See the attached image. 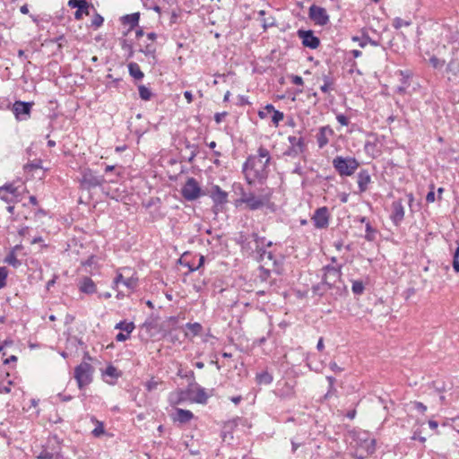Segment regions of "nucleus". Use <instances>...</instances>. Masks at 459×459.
<instances>
[{
    "mask_svg": "<svg viewBox=\"0 0 459 459\" xmlns=\"http://www.w3.org/2000/svg\"><path fill=\"white\" fill-rule=\"evenodd\" d=\"M351 290L355 295H361L365 290V285L362 281H353Z\"/></svg>",
    "mask_w": 459,
    "mask_h": 459,
    "instance_id": "obj_43",
    "label": "nucleus"
},
{
    "mask_svg": "<svg viewBox=\"0 0 459 459\" xmlns=\"http://www.w3.org/2000/svg\"><path fill=\"white\" fill-rule=\"evenodd\" d=\"M103 176L96 175L92 169L87 168L82 171L81 185L85 189H91L101 186L105 182Z\"/></svg>",
    "mask_w": 459,
    "mask_h": 459,
    "instance_id": "obj_7",
    "label": "nucleus"
},
{
    "mask_svg": "<svg viewBox=\"0 0 459 459\" xmlns=\"http://www.w3.org/2000/svg\"><path fill=\"white\" fill-rule=\"evenodd\" d=\"M184 144H185V147L186 149H190V155L189 157L187 158V161L189 163H193L195 158L197 156L198 154V145L197 144H195V143H191L187 139H185L184 141Z\"/></svg>",
    "mask_w": 459,
    "mask_h": 459,
    "instance_id": "obj_33",
    "label": "nucleus"
},
{
    "mask_svg": "<svg viewBox=\"0 0 459 459\" xmlns=\"http://www.w3.org/2000/svg\"><path fill=\"white\" fill-rule=\"evenodd\" d=\"M141 13L139 12L133 13L130 14L123 15L120 18V22L123 25H128L129 29L126 32H124V35H126L129 31L133 30L139 25Z\"/></svg>",
    "mask_w": 459,
    "mask_h": 459,
    "instance_id": "obj_18",
    "label": "nucleus"
},
{
    "mask_svg": "<svg viewBox=\"0 0 459 459\" xmlns=\"http://www.w3.org/2000/svg\"><path fill=\"white\" fill-rule=\"evenodd\" d=\"M103 22H104L103 16H101L100 13H98L95 11V13L93 14V18L91 21V27H93V29H98L100 26H102Z\"/></svg>",
    "mask_w": 459,
    "mask_h": 459,
    "instance_id": "obj_50",
    "label": "nucleus"
},
{
    "mask_svg": "<svg viewBox=\"0 0 459 459\" xmlns=\"http://www.w3.org/2000/svg\"><path fill=\"white\" fill-rule=\"evenodd\" d=\"M239 197L234 200L235 208L247 210L248 212L264 211V213H275L278 210L277 204L273 202V190L268 186L261 188L259 194L251 189L245 188L241 184L234 185Z\"/></svg>",
    "mask_w": 459,
    "mask_h": 459,
    "instance_id": "obj_1",
    "label": "nucleus"
},
{
    "mask_svg": "<svg viewBox=\"0 0 459 459\" xmlns=\"http://www.w3.org/2000/svg\"><path fill=\"white\" fill-rule=\"evenodd\" d=\"M299 153H301L299 152V149L295 148L294 146H290L284 152H283V155L284 156H289V157H297Z\"/></svg>",
    "mask_w": 459,
    "mask_h": 459,
    "instance_id": "obj_61",
    "label": "nucleus"
},
{
    "mask_svg": "<svg viewBox=\"0 0 459 459\" xmlns=\"http://www.w3.org/2000/svg\"><path fill=\"white\" fill-rule=\"evenodd\" d=\"M398 74L402 76L400 80L401 83L409 86V81L410 78L411 77V72H410L409 70H399Z\"/></svg>",
    "mask_w": 459,
    "mask_h": 459,
    "instance_id": "obj_51",
    "label": "nucleus"
},
{
    "mask_svg": "<svg viewBox=\"0 0 459 459\" xmlns=\"http://www.w3.org/2000/svg\"><path fill=\"white\" fill-rule=\"evenodd\" d=\"M452 267L455 273H459V254L455 251L452 254Z\"/></svg>",
    "mask_w": 459,
    "mask_h": 459,
    "instance_id": "obj_58",
    "label": "nucleus"
},
{
    "mask_svg": "<svg viewBox=\"0 0 459 459\" xmlns=\"http://www.w3.org/2000/svg\"><path fill=\"white\" fill-rule=\"evenodd\" d=\"M308 18L316 25L319 26H325L330 22V16L326 9L315 4L308 8Z\"/></svg>",
    "mask_w": 459,
    "mask_h": 459,
    "instance_id": "obj_9",
    "label": "nucleus"
},
{
    "mask_svg": "<svg viewBox=\"0 0 459 459\" xmlns=\"http://www.w3.org/2000/svg\"><path fill=\"white\" fill-rule=\"evenodd\" d=\"M349 294L348 288L346 284L344 283L342 277L340 280L336 279V283L333 289V292L331 293L332 296H334L335 299L338 297H345Z\"/></svg>",
    "mask_w": 459,
    "mask_h": 459,
    "instance_id": "obj_25",
    "label": "nucleus"
},
{
    "mask_svg": "<svg viewBox=\"0 0 459 459\" xmlns=\"http://www.w3.org/2000/svg\"><path fill=\"white\" fill-rule=\"evenodd\" d=\"M33 102L16 100L12 110L17 120H27L30 117Z\"/></svg>",
    "mask_w": 459,
    "mask_h": 459,
    "instance_id": "obj_11",
    "label": "nucleus"
},
{
    "mask_svg": "<svg viewBox=\"0 0 459 459\" xmlns=\"http://www.w3.org/2000/svg\"><path fill=\"white\" fill-rule=\"evenodd\" d=\"M234 241L237 245L240 246L242 249H249L250 242L248 241V237L244 234V232H239L238 236L234 238Z\"/></svg>",
    "mask_w": 459,
    "mask_h": 459,
    "instance_id": "obj_35",
    "label": "nucleus"
},
{
    "mask_svg": "<svg viewBox=\"0 0 459 459\" xmlns=\"http://www.w3.org/2000/svg\"><path fill=\"white\" fill-rule=\"evenodd\" d=\"M181 195L186 201L193 202L205 195L200 184L195 178H188L180 190Z\"/></svg>",
    "mask_w": 459,
    "mask_h": 459,
    "instance_id": "obj_6",
    "label": "nucleus"
},
{
    "mask_svg": "<svg viewBox=\"0 0 459 459\" xmlns=\"http://www.w3.org/2000/svg\"><path fill=\"white\" fill-rule=\"evenodd\" d=\"M297 36L301 40V44L304 48L316 49L320 46L321 40L315 34L313 30L299 29L297 30Z\"/></svg>",
    "mask_w": 459,
    "mask_h": 459,
    "instance_id": "obj_8",
    "label": "nucleus"
},
{
    "mask_svg": "<svg viewBox=\"0 0 459 459\" xmlns=\"http://www.w3.org/2000/svg\"><path fill=\"white\" fill-rule=\"evenodd\" d=\"M325 283H322V281L312 285L311 291L313 296H317L319 298H323L325 295V289L324 287Z\"/></svg>",
    "mask_w": 459,
    "mask_h": 459,
    "instance_id": "obj_39",
    "label": "nucleus"
},
{
    "mask_svg": "<svg viewBox=\"0 0 459 459\" xmlns=\"http://www.w3.org/2000/svg\"><path fill=\"white\" fill-rule=\"evenodd\" d=\"M104 375L108 376L112 378L117 379L122 376V372L118 370L115 366L112 364H109L107 366L105 371L103 372Z\"/></svg>",
    "mask_w": 459,
    "mask_h": 459,
    "instance_id": "obj_38",
    "label": "nucleus"
},
{
    "mask_svg": "<svg viewBox=\"0 0 459 459\" xmlns=\"http://www.w3.org/2000/svg\"><path fill=\"white\" fill-rule=\"evenodd\" d=\"M357 182L359 193H364L368 190V184L371 182V176L368 169L359 170Z\"/></svg>",
    "mask_w": 459,
    "mask_h": 459,
    "instance_id": "obj_21",
    "label": "nucleus"
},
{
    "mask_svg": "<svg viewBox=\"0 0 459 459\" xmlns=\"http://www.w3.org/2000/svg\"><path fill=\"white\" fill-rule=\"evenodd\" d=\"M321 281H322V283H325L324 287L325 289V292H327V290H333V289L336 283V279H334V281H329V278H326V275H322Z\"/></svg>",
    "mask_w": 459,
    "mask_h": 459,
    "instance_id": "obj_53",
    "label": "nucleus"
},
{
    "mask_svg": "<svg viewBox=\"0 0 459 459\" xmlns=\"http://www.w3.org/2000/svg\"><path fill=\"white\" fill-rule=\"evenodd\" d=\"M8 277V271L5 267L0 266V290L6 286V281Z\"/></svg>",
    "mask_w": 459,
    "mask_h": 459,
    "instance_id": "obj_52",
    "label": "nucleus"
},
{
    "mask_svg": "<svg viewBox=\"0 0 459 459\" xmlns=\"http://www.w3.org/2000/svg\"><path fill=\"white\" fill-rule=\"evenodd\" d=\"M123 81L122 78H116V79H112V81L108 82H106V88L108 89H110V88H116V89H119L120 87V82Z\"/></svg>",
    "mask_w": 459,
    "mask_h": 459,
    "instance_id": "obj_63",
    "label": "nucleus"
},
{
    "mask_svg": "<svg viewBox=\"0 0 459 459\" xmlns=\"http://www.w3.org/2000/svg\"><path fill=\"white\" fill-rule=\"evenodd\" d=\"M18 190V187L14 186L13 183H5L4 186H0V191L6 192L11 195V196L16 195Z\"/></svg>",
    "mask_w": 459,
    "mask_h": 459,
    "instance_id": "obj_47",
    "label": "nucleus"
},
{
    "mask_svg": "<svg viewBox=\"0 0 459 459\" xmlns=\"http://www.w3.org/2000/svg\"><path fill=\"white\" fill-rule=\"evenodd\" d=\"M208 398L209 395L207 394L205 388L202 387L199 384L196 383L192 403L206 404L208 403Z\"/></svg>",
    "mask_w": 459,
    "mask_h": 459,
    "instance_id": "obj_23",
    "label": "nucleus"
},
{
    "mask_svg": "<svg viewBox=\"0 0 459 459\" xmlns=\"http://www.w3.org/2000/svg\"><path fill=\"white\" fill-rule=\"evenodd\" d=\"M255 380L258 385H270L273 381V377L268 371L257 373Z\"/></svg>",
    "mask_w": 459,
    "mask_h": 459,
    "instance_id": "obj_29",
    "label": "nucleus"
},
{
    "mask_svg": "<svg viewBox=\"0 0 459 459\" xmlns=\"http://www.w3.org/2000/svg\"><path fill=\"white\" fill-rule=\"evenodd\" d=\"M129 75L135 81L141 82L144 78V73L141 70L139 65L135 62H130L127 65Z\"/></svg>",
    "mask_w": 459,
    "mask_h": 459,
    "instance_id": "obj_24",
    "label": "nucleus"
},
{
    "mask_svg": "<svg viewBox=\"0 0 459 459\" xmlns=\"http://www.w3.org/2000/svg\"><path fill=\"white\" fill-rule=\"evenodd\" d=\"M37 459H54V454L48 452L46 448L42 449V451L36 455Z\"/></svg>",
    "mask_w": 459,
    "mask_h": 459,
    "instance_id": "obj_62",
    "label": "nucleus"
},
{
    "mask_svg": "<svg viewBox=\"0 0 459 459\" xmlns=\"http://www.w3.org/2000/svg\"><path fill=\"white\" fill-rule=\"evenodd\" d=\"M250 237L257 245L264 246V247H271L273 245V241H266L265 237H260L256 232H252Z\"/></svg>",
    "mask_w": 459,
    "mask_h": 459,
    "instance_id": "obj_37",
    "label": "nucleus"
},
{
    "mask_svg": "<svg viewBox=\"0 0 459 459\" xmlns=\"http://www.w3.org/2000/svg\"><path fill=\"white\" fill-rule=\"evenodd\" d=\"M429 65L434 69H441L444 66V65L446 64V61L444 59H440L436 56H430L429 59Z\"/></svg>",
    "mask_w": 459,
    "mask_h": 459,
    "instance_id": "obj_45",
    "label": "nucleus"
},
{
    "mask_svg": "<svg viewBox=\"0 0 459 459\" xmlns=\"http://www.w3.org/2000/svg\"><path fill=\"white\" fill-rule=\"evenodd\" d=\"M68 6L76 9L74 12V19L82 20L83 15H90L91 9L95 11L94 5L88 0H68Z\"/></svg>",
    "mask_w": 459,
    "mask_h": 459,
    "instance_id": "obj_10",
    "label": "nucleus"
},
{
    "mask_svg": "<svg viewBox=\"0 0 459 459\" xmlns=\"http://www.w3.org/2000/svg\"><path fill=\"white\" fill-rule=\"evenodd\" d=\"M177 396H178V398H177L176 403H181L185 401L189 400L183 389L177 390Z\"/></svg>",
    "mask_w": 459,
    "mask_h": 459,
    "instance_id": "obj_64",
    "label": "nucleus"
},
{
    "mask_svg": "<svg viewBox=\"0 0 459 459\" xmlns=\"http://www.w3.org/2000/svg\"><path fill=\"white\" fill-rule=\"evenodd\" d=\"M186 327L187 329H189L191 332H192V334L194 336H197L199 334H201L202 331H203V326L200 323H186Z\"/></svg>",
    "mask_w": 459,
    "mask_h": 459,
    "instance_id": "obj_42",
    "label": "nucleus"
},
{
    "mask_svg": "<svg viewBox=\"0 0 459 459\" xmlns=\"http://www.w3.org/2000/svg\"><path fill=\"white\" fill-rule=\"evenodd\" d=\"M262 27L264 30H267L268 28L273 27L276 25L275 19L273 17L269 18H262L261 20Z\"/></svg>",
    "mask_w": 459,
    "mask_h": 459,
    "instance_id": "obj_56",
    "label": "nucleus"
},
{
    "mask_svg": "<svg viewBox=\"0 0 459 459\" xmlns=\"http://www.w3.org/2000/svg\"><path fill=\"white\" fill-rule=\"evenodd\" d=\"M79 290L82 293L91 295L97 292L96 284L90 277H83L79 282Z\"/></svg>",
    "mask_w": 459,
    "mask_h": 459,
    "instance_id": "obj_22",
    "label": "nucleus"
},
{
    "mask_svg": "<svg viewBox=\"0 0 459 459\" xmlns=\"http://www.w3.org/2000/svg\"><path fill=\"white\" fill-rule=\"evenodd\" d=\"M314 226L316 229H325L329 225L330 213L329 210L326 206H322L317 208L312 218H311Z\"/></svg>",
    "mask_w": 459,
    "mask_h": 459,
    "instance_id": "obj_12",
    "label": "nucleus"
},
{
    "mask_svg": "<svg viewBox=\"0 0 459 459\" xmlns=\"http://www.w3.org/2000/svg\"><path fill=\"white\" fill-rule=\"evenodd\" d=\"M367 44H370L371 46L377 47L379 46V42L372 39L368 35L363 34L362 39L359 40V47L365 48Z\"/></svg>",
    "mask_w": 459,
    "mask_h": 459,
    "instance_id": "obj_44",
    "label": "nucleus"
},
{
    "mask_svg": "<svg viewBox=\"0 0 459 459\" xmlns=\"http://www.w3.org/2000/svg\"><path fill=\"white\" fill-rule=\"evenodd\" d=\"M411 403L413 409L417 410L421 414H424L426 412L427 406L424 403H422L421 402L413 401Z\"/></svg>",
    "mask_w": 459,
    "mask_h": 459,
    "instance_id": "obj_60",
    "label": "nucleus"
},
{
    "mask_svg": "<svg viewBox=\"0 0 459 459\" xmlns=\"http://www.w3.org/2000/svg\"><path fill=\"white\" fill-rule=\"evenodd\" d=\"M42 160L40 159H36L26 165H24L25 171H33L37 169H41Z\"/></svg>",
    "mask_w": 459,
    "mask_h": 459,
    "instance_id": "obj_46",
    "label": "nucleus"
},
{
    "mask_svg": "<svg viewBox=\"0 0 459 459\" xmlns=\"http://www.w3.org/2000/svg\"><path fill=\"white\" fill-rule=\"evenodd\" d=\"M391 209L390 220L394 226H399L404 220L405 214L402 199L394 201L391 204Z\"/></svg>",
    "mask_w": 459,
    "mask_h": 459,
    "instance_id": "obj_13",
    "label": "nucleus"
},
{
    "mask_svg": "<svg viewBox=\"0 0 459 459\" xmlns=\"http://www.w3.org/2000/svg\"><path fill=\"white\" fill-rule=\"evenodd\" d=\"M259 278L262 281H266L271 276V271L269 269L264 268L263 265L259 266Z\"/></svg>",
    "mask_w": 459,
    "mask_h": 459,
    "instance_id": "obj_57",
    "label": "nucleus"
},
{
    "mask_svg": "<svg viewBox=\"0 0 459 459\" xmlns=\"http://www.w3.org/2000/svg\"><path fill=\"white\" fill-rule=\"evenodd\" d=\"M239 418L237 417L233 420H228L223 423L221 431V437L225 441L228 437L232 440L233 439V430L238 426V421Z\"/></svg>",
    "mask_w": 459,
    "mask_h": 459,
    "instance_id": "obj_19",
    "label": "nucleus"
},
{
    "mask_svg": "<svg viewBox=\"0 0 459 459\" xmlns=\"http://www.w3.org/2000/svg\"><path fill=\"white\" fill-rule=\"evenodd\" d=\"M94 368L88 362L82 361L74 368V378L80 390L84 389L93 380Z\"/></svg>",
    "mask_w": 459,
    "mask_h": 459,
    "instance_id": "obj_5",
    "label": "nucleus"
},
{
    "mask_svg": "<svg viewBox=\"0 0 459 459\" xmlns=\"http://www.w3.org/2000/svg\"><path fill=\"white\" fill-rule=\"evenodd\" d=\"M446 72L453 76H457L459 74V60L455 57L451 58L446 65Z\"/></svg>",
    "mask_w": 459,
    "mask_h": 459,
    "instance_id": "obj_32",
    "label": "nucleus"
},
{
    "mask_svg": "<svg viewBox=\"0 0 459 459\" xmlns=\"http://www.w3.org/2000/svg\"><path fill=\"white\" fill-rule=\"evenodd\" d=\"M342 264L335 265L326 264L322 267L321 271L323 272V275H326V278H330L333 276L334 279L340 280V278L342 275Z\"/></svg>",
    "mask_w": 459,
    "mask_h": 459,
    "instance_id": "obj_20",
    "label": "nucleus"
},
{
    "mask_svg": "<svg viewBox=\"0 0 459 459\" xmlns=\"http://www.w3.org/2000/svg\"><path fill=\"white\" fill-rule=\"evenodd\" d=\"M139 279L137 276L132 275L129 278H124L122 273H117L113 281V289H117L118 283H123L128 290L134 291L138 287Z\"/></svg>",
    "mask_w": 459,
    "mask_h": 459,
    "instance_id": "obj_14",
    "label": "nucleus"
},
{
    "mask_svg": "<svg viewBox=\"0 0 459 459\" xmlns=\"http://www.w3.org/2000/svg\"><path fill=\"white\" fill-rule=\"evenodd\" d=\"M115 329L121 330L123 333H132L135 329V325L132 321L121 320L115 325Z\"/></svg>",
    "mask_w": 459,
    "mask_h": 459,
    "instance_id": "obj_34",
    "label": "nucleus"
},
{
    "mask_svg": "<svg viewBox=\"0 0 459 459\" xmlns=\"http://www.w3.org/2000/svg\"><path fill=\"white\" fill-rule=\"evenodd\" d=\"M257 153V155H249L242 165V173L249 186H253L255 181L263 186L268 178V167L271 162L270 152L264 146H260Z\"/></svg>",
    "mask_w": 459,
    "mask_h": 459,
    "instance_id": "obj_2",
    "label": "nucleus"
},
{
    "mask_svg": "<svg viewBox=\"0 0 459 459\" xmlns=\"http://www.w3.org/2000/svg\"><path fill=\"white\" fill-rule=\"evenodd\" d=\"M188 255H189L187 253L183 254L178 262L181 265L187 267L189 272H195V264L193 262L187 260Z\"/></svg>",
    "mask_w": 459,
    "mask_h": 459,
    "instance_id": "obj_40",
    "label": "nucleus"
},
{
    "mask_svg": "<svg viewBox=\"0 0 459 459\" xmlns=\"http://www.w3.org/2000/svg\"><path fill=\"white\" fill-rule=\"evenodd\" d=\"M333 167L341 177H350L359 167V162L354 157L336 156L333 160Z\"/></svg>",
    "mask_w": 459,
    "mask_h": 459,
    "instance_id": "obj_3",
    "label": "nucleus"
},
{
    "mask_svg": "<svg viewBox=\"0 0 459 459\" xmlns=\"http://www.w3.org/2000/svg\"><path fill=\"white\" fill-rule=\"evenodd\" d=\"M376 450L375 439H365L354 455L355 459H365Z\"/></svg>",
    "mask_w": 459,
    "mask_h": 459,
    "instance_id": "obj_15",
    "label": "nucleus"
},
{
    "mask_svg": "<svg viewBox=\"0 0 459 459\" xmlns=\"http://www.w3.org/2000/svg\"><path fill=\"white\" fill-rule=\"evenodd\" d=\"M91 420L96 423V427L91 431V434L95 437H100L105 434V428L102 421L98 420L95 417L91 418Z\"/></svg>",
    "mask_w": 459,
    "mask_h": 459,
    "instance_id": "obj_36",
    "label": "nucleus"
},
{
    "mask_svg": "<svg viewBox=\"0 0 459 459\" xmlns=\"http://www.w3.org/2000/svg\"><path fill=\"white\" fill-rule=\"evenodd\" d=\"M228 193L224 191L220 186L214 185L212 186L210 197L213 204L225 205L228 203Z\"/></svg>",
    "mask_w": 459,
    "mask_h": 459,
    "instance_id": "obj_17",
    "label": "nucleus"
},
{
    "mask_svg": "<svg viewBox=\"0 0 459 459\" xmlns=\"http://www.w3.org/2000/svg\"><path fill=\"white\" fill-rule=\"evenodd\" d=\"M284 118V114L283 112L281 111H279V110H276L274 112H273V117H272V122L273 124L277 126L279 125V123L283 120Z\"/></svg>",
    "mask_w": 459,
    "mask_h": 459,
    "instance_id": "obj_55",
    "label": "nucleus"
},
{
    "mask_svg": "<svg viewBox=\"0 0 459 459\" xmlns=\"http://www.w3.org/2000/svg\"><path fill=\"white\" fill-rule=\"evenodd\" d=\"M365 228H366L365 239L368 241H374L376 238L377 230L372 227L370 221H367Z\"/></svg>",
    "mask_w": 459,
    "mask_h": 459,
    "instance_id": "obj_41",
    "label": "nucleus"
},
{
    "mask_svg": "<svg viewBox=\"0 0 459 459\" xmlns=\"http://www.w3.org/2000/svg\"><path fill=\"white\" fill-rule=\"evenodd\" d=\"M178 376L181 378H188L190 380L189 382H195V372L193 370H189L184 374L180 369L178 372Z\"/></svg>",
    "mask_w": 459,
    "mask_h": 459,
    "instance_id": "obj_59",
    "label": "nucleus"
},
{
    "mask_svg": "<svg viewBox=\"0 0 459 459\" xmlns=\"http://www.w3.org/2000/svg\"><path fill=\"white\" fill-rule=\"evenodd\" d=\"M288 141L290 143V146H294L299 149L300 152H304L306 151V143L303 137L297 138L294 135H290L288 137Z\"/></svg>",
    "mask_w": 459,
    "mask_h": 459,
    "instance_id": "obj_30",
    "label": "nucleus"
},
{
    "mask_svg": "<svg viewBox=\"0 0 459 459\" xmlns=\"http://www.w3.org/2000/svg\"><path fill=\"white\" fill-rule=\"evenodd\" d=\"M137 88H138L139 97L142 100L149 101L152 98L153 93L151 91V89L149 87H147L146 85L139 84L137 86Z\"/></svg>",
    "mask_w": 459,
    "mask_h": 459,
    "instance_id": "obj_31",
    "label": "nucleus"
},
{
    "mask_svg": "<svg viewBox=\"0 0 459 459\" xmlns=\"http://www.w3.org/2000/svg\"><path fill=\"white\" fill-rule=\"evenodd\" d=\"M18 248H20V246H15L4 258V263L12 265L13 268H18L22 265V261L16 257L14 253V250Z\"/></svg>",
    "mask_w": 459,
    "mask_h": 459,
    "instance_id": "obj_28",
    "label": "nucleus"
},
{
    "mask_svg": "<svg viewBox=\"0 0 459 459\" xmlns=\"http://www.w3.org/2000/svg\"><path fill=\"white\" fill-rule=\"evenodd\" d=\"M146 39L136 42L137 52L143 53L146 57L152 59L153 65L157 63V39L158 34L154 31L146 33Z\"/></svg>",
    "mask_w": 459,
    "mask_h": 459,
    "instance_id": "obj_4",
    "label": "nucleus"
},
{
    "mask_svg": "<svg viewBox=\"0 0 459 459\" xmlns=\"http://www.w3.org/2000/svg\"><path fill=\"white\" fill-rule=\"evenodd\" d=\"M334 132L330 126H321L316 135V143L319 149H323L329 143V137L333 136Z\"/></svg>",
    "mask_w": 459,
    "mask_h": 459,
    "instance_id": "obj_16",
    "label": "nucleus"
},
{
    "mask_svg": "<svg viewBox=\"0 0 459 459\" xmlns=\"http://www.w3.org/2000/svg\"><path fill=\"white\" fill-rule=\"evenodd\" d=\"M411 24V20H408V21H404L403 20L402 18L400 17H395L394 20H393V27L396 30H399L400 28H402L403 26H410Z\"/></svg>",
    "mask_w": 459,
    "mask_h": 459,
    "instance_id": "obj_48",
    "label": "nucleus"
},
{
    "mask_svg": "<svg viewBox=\"0 0 459 459\" xmlns=\"http://www.w3.org/2000/svg\"><path fill=\"white\" fill-rule=\"evenodd\" d=\"M176 420L180 423H186L194 418V414L189 410L178 408L176 410Z\"/></svg>",
    "mask_w": 459,
    "mask_h": 459,
    "instance_id": "obj_27",
    "label": "nucleus"
},
{
    "mask_svg": "<svg viewBox=\"0 0 459 459\" xmlns=\"http://www.w3.org/2000/svg\"><path fill=\"white\" fill-rule=\"evenodd\" d=\"M195 385H196V382H189L186 388L183 389L190 402H192V398L195 394Z\"/></svg>",
    "mask_w": 459,
    "mask_h": 459,
    "instance_id": "obj_54",
    "label": "nucleus"
},
{
    "mask_svg": "<svg viewBox=\"0 0 459 459\" xmlns=\"http://www.w3.org/2000/svg\"><path fill=\"white\" fill-rule=\"evenodd\" d=\"M162 381L156 380L155 377H152L145 383V388L148 392H152L157 389L159 385H161Z\"/></svg>",
    "mask_w": 459,
    "mask_h": 459,
    "instance_id": "obj_49",
    "label": "nucleus"
},
{
    "mask_svg": "<svg viewBox=\"0 0 459 459\" xmlns=\"http://www.w3.org/2000/svg\"><path fill=\"white\" fill-rule=\"evenodd\" d=\"M119 44L121 46V48L125 51H126V58L130 59L134 57L135 51H137V48H134V44L132 41L128 40L127 39L121 38L119 39Z\"/></svg>",
    "mask_w": 459,
    "mask_h": 459,
    "instance_id": "obj_26",
    "label": "nucleus"
}]
</instances>
